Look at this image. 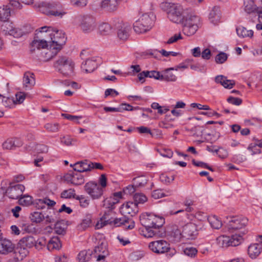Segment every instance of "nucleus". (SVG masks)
Segmentation results:
<instances>
[{
  "label": "nucleus",
  "mask_w": 262,
  "mask_h": 262,
  "mask_svg": "<svg viewBox=\"0 0 262 262\" xmlns=\"http://www.w3.org/2000/svg\"><path fill=\"white\" fill-rule=\"evenodd\" d=\"M199 22L200 18L196 15L191 14L185 15L181 23L183 25L184 33L187 36L193 35L198 29Z\"/></svg>",
  "instance_id": "nucleus-6"
},
{
  "label": "nucleus",
  "mask_w": 262,
  "mask_h": 262,
  "mask_svg": "<svg viewBox=\"0 0 262 262\" xmlns=\"http://www.w3.org/2000/svg\"><path fill=\"white\" fill-rule=\"evenodd\" d=\"M261 252V247L258 244H253L248 247V253L252 258H256Z\"/></svg>",
  "instance_id": "nucleus-29"
},
{
  "label": "nucleus",
  "mask_w": 262,
  "mask_h": 262,
  "mask_svg": "<svg viewBox=\"0 0 262 262\" xmlns=\"http://www.w3.org/2000/svg\"><path fill=\"white\" fill-rule=\"evenodd\" d=\"M152 216L153 214L147 215L141 220L142 225L145 227V231H143V235L147 238L159 236L160 234V231L156 229H154V222L152 221Z\"/></svg>",
  "instance_id": "nucleus-11"
},
{
  "label": "nucleus",
  "mask_w": 262,
  "mask_h": 262,
  "mask_svg": "<svg viewBox=\"0 0 262 262\" xmlns=\"http://www.w3.org/2000/svg\"><path fill=\"white\" fill-rule=\"evenodd\" d=\"M112 27L108 23H104L99 26V30L102 35H107L112 31Z\"/></svg>",
  "instance_id": "nucleus-43"
},
{
  "label": "nucleus",
  "mask_w": 262,
  "mask_h": 262,
  "mask_svg": "<svg viewBox=\"0 0 262 262\" xmlns=\"http://www.w3.org/2000/svg\"><path fill=\"white\" fill-rule=\"evenodd\" d=\"M149 248L157 254H163L168 252L170 249L169 244L164 240L151 242L149 244Z\"/></svg>",
  "instance_id": "nucleus-17"
},
{
  "label": "nucleus",
  "mask_w": 262,
  "mask_h": 262,
  "mask_svg": "<svg viewBox=\"0 0 262 262\" xmlns=\"http://www.w3.org/2000/svg\"><path fill=\"white\" fill-rule=\"evenodd\" d=\"M61 244L58 237H53L48 242V248L50 249H59Z\"/></svg>",
  "instance_id": "nucleus-42"
},
{
  "label": "nucleus",
  "mask_w": 262,
  "mask_h": 262,
  "mask_svg": "<svg viewBox=\"0 0 262 262\" xmlns=\"http://www.w3.org/2000/svg\"><path fill=\"white\" fill-rule=\"evenodd\" d=\"M14 249V245L9 239L6 238H0V253L2 254H8L13 252Z\"/></svg>",
  "instance_id": "nucleus-20"
},
{
  "label": "nucleus",
  "mask_w": 262,
  "mask_h": 262,
  "mask_svg": "<svg viewBox=\"0 0 262 262\" xmlns=\"http://www.w3.org/2000/svg\"><path fill=\"white\" fill-rule=\"evenodd\" d=\"M236 31L237 35L243 38L246 37H251L253 35V32L252 30H247L246 28L242 26L237 27Z\"/></svg>",
  "instance_id": "nucleus-31"
},
{
  "label": "nucleus",
  "mask_w": 262,
  "mask_h": 262,
  "mask_svg": "<svg viewBox=\"0 0 262 262\" xmlns=\"http://www.w3.org/2000/svg\"><path fill=\"white\" fill-rule=\"evenodd\" d=\"M92 224V215L91 214L86 215L82 220V222L78 226L80 230H85L91 226Z\"/></svg>",
  "instance_id": "nucleus-38"
},
{
  "label": "nucleus",
  "mask_w": 262,
  "mask_h": 262,
  "mask_svg": "<svg viewBox=\"0 0 262 262\" xmlns=\"http://www.w3.org/2000/svg\"><path fill=\"white\" fill-rule=\"evenodd\" d=\"M187 130L190 132L193 136L196 137H201L203 132V127L200 125L195 126L190 129H187Z\"/></svg>",
  "instance_id": "nucleus-44"
},
{
  "label": "nucleus",
  "mask_w": 262,
  "mask_h": 262,
  "mask_svg": "<svg viewBox=\"0 0 262 262\" xmlns=\"http://www.w3.org/2000/svg\"><path fill=\"white\" fill-rule=\"evenodd\" d=\"M221 17V11L217 6H214L209 13V18L210 21L215 25L219 21Z\"/></svg>",
  "instance_id": "nucleus-28"
},
{
  "label": "nucleus",
  "mask_w": 262,
  "mask_h": 262,
  "mask_svg": "<svg viewBox=\"0 0 262 262\" xmlns=\"http://www.w3.org/2000/svg\"><path fill=\"white\" fill-rule=\"evenodd\" d=\"M84 180L83 176L79 172H74V178L73 179V184L79 185L84 183Z\"/></svg>",
  "instance_id": "nucleus-46"
},
{
  "label": "nucleus",
  "mask_w": 262,
  "mask_h": 262,
  "mask_svg": "<svg viewBox=\"0 0 262 262\" xmlns=\"http://www.w3.org/2000/svg\"><path fill=\"white\" fill-rule=\"evenodd\" d=\"M39 31L36 34L34 40L31 43V51H35L37 48L38 53L39 49H46L52 43V38L54 36L53 28L44 26L40 28Z\"/></svg>",
  "instance_id": "nucleus-2"
},
{
  "label": "nucleus",
  "mask_w": 262,
  "mask_h": 262,
  "mask_svg": "<svg viewBox=\"0 0 262 262\" xmlns=\"http://www.w3.org/2000/svg\"><path fill=\"white\" fill-rule=\"evenodd\" d=\"M49 147L48 146L44 144H38L35 145L34 147V151L39 154L47 153L48 151Z\"/></svg>",
  "instance_id": "nucleus-49"
},
{
  "label": "nucleus",
  "mask_w": 262,
  "mask_h": 262,
  "mask_svg": "<svg viewBox=\"0 0 262 262\" xmlns=\"http://www.w3.org/2000/svg\"><path fill=\"white\" fill-rule=\"evenodd\" d=\"M245 11L248 14H251L256 12L258 7L254 4L253 0H249L245 3Z\"/></svg>",
  "instance_id": "nucleus-36"
},
{
  "label": "nucleus",
  "mask_w": 262,
  "mask_h": 262,
  "mask_svg": "<svg viewBox=\"0 0 262 262\" xmlns=\"http://www.w3.org/2000/svg\"><path fill=\"white\" fill-rule=\"evenodd\" d=\"M7 6H6V10L3 9V11H0V19L2 21H5L8 19L9 16L10 15V8H7Z\"/></svg>",
  "instance_id": "nucleus-54"
},
{
  "label": "nucleus",
  "mask_w": 262,
  "mask_h": 262,
  "mask_svg": "<svg viewBox=\"0 0 262 262\" xmlns=\"http://www.w3.org/2000/svg\"><path fill=\"white\" fill-rule=\"evenodd\" d=\"M242 241V235L241 233L238 234L235 233L231 237L224 235L220 236L216 238L217 245L222 248L238 246Z\"/></svg>",
  "instance_id": "nucleus-8"
},
{
  "label": "nucleus",
  "mask_w": 262,
  "mask_h": 262,
  "mask_svg": "<svg viewBox=\"0 0 262 262\" xmlns=\"http://www.w3.org/2000/svg\"><path fill=\"white\" fill-rule=\"evenodd\" d=\"M59 51V50L55 49H51L50 47V49H47L46 51L40 52L39 50V53L37 51V48H35V51H31V52H34L38 56V58L40 60L43 61H48L52 58H53Z\"/></svg>",
  "instance_id": "nucleus-18"
},
{
  "label": "nucleus",
  "mask_w": 262,
  "mask_h": 262,
  "mask_svg": "<svg viewBox=\"0 0 262 262\" xmlns=\"http://www.w3.org/2000/svg\"><path fill=\"white\" fill-rule=\"evenodd\" d=\"M167 230L171 236H173L176 241H179L182 238V228L179 225V221L178 224L170 225L168 227Z\"/></svg>",
  "instance_id": "nucleus-22"
},
{
  "label": "nucleus",
  "mask_w": 262,
  "mask_h": 262,
  "mask_svg": "<svg viewBox=\"0 0 262 262\" xmlns=\"http://www.w3.org/2000/svg\"><path fill=\"white\" fill-rule=\"evenodd\" d=\"M152 221L154 222V229L159 230V228L161 227L165 223V220L163 217L158 216L153 214Z\"/></svg>",
  "instance_id": "nucleus-40"
},
{
  "label": "nucleus",
  "mask_w": 262,
  "mask_h": 262,
  "mask_svg": "<svg viewBox=\"0 0 262 262\" xmlns=\"http://www.w3.org/2000/svg\"><path fill=\"white\" fill-rule=\"evenodd\" d=\"M121 112L123 111H133L140 109L139 107H133L129 104L123 103L120 104Z\"/></svg>",
  "instance_id": "nucleus-56"
},
{
  "label": "nucleus",
  "mask_w": 262,
  "mask_h": 262,
  "mask_svg": "<svg viewBox=\"0 0 262 262\" xmlns=\"http://www.w3.org/2000/svg\"><path fill=\"white\" fill-rule=\"evenodd\" d=\"M16 97V104L21 103L26 98V94L24 92H18L15 94Z\"/></svg>",
  "instance_id": "nucleus-63"
},
{
  "label": "nucleus",
  "mask_w": 262,
  "mask_h": 262,
  "mask_svg": "<svg viewBox=\"0 0 262 262\" xmlns=\"http://www.w3.org/2000/svg\"><path fill=\"white\" fill-rule=\"evenodd\" d=\"M98 58L93 57L91 58L86 59L81 64V69L85 73L93 72L98 67L97 63Z\"/></svg>",
  "instance_id": "nucleus-19"
},
{
  "label": "nucleus",
  "mask_w": 262,
  "mask_h": 262,
  "mask_svg": "<svg viewBox=\"0 0 262 262\" xmlns=\"http://www.w3.org/2000/svg\"><path fill=\"white\" fill-rule=\"evenodd\" d=\"M227 100L229 103L235 105H239L242 103V100L241 98L232 96L229 97Z\"/></svg>",
  "instance_id": "nucleus-61"
},
{
  "label": "nucleus",
  "mask_w": 262,
  "mask_h": 262,
  "mask_svg": "<svg viewBox=\"0 0 262 262\" xmlns=\"http://www.w3.org/2000/svg\"><path fill=\"white\" fill-rule=\"evenodd\" d=\"M228 58V55L223 52L219 53L215 57V61L216 63L222 64L224 63Z\"/></svg>",
  "instance_id": "nucleus-48"
},
{
  "label": "nucleus",
  "mask_w": 262,
  "mask_h": 262,
  "mask_svg": "<svg viewBox=\"0 0 262 262\" xmlns=\"http://www.w3.org/2000/svg\"><path fill=\"white\" fill-rule=\"evenodd\" d=\"M54 230L56 233L59 235H64L66 233V225L63 220L57 222L54 225Z\"/></svg>",
  "instance_id": "nucleus-30"
},
{
  "label": "nucleus",
  "mask_w": 262,
  "mask_h": 262,
  "mask_svg": "<svg viewBox=\"0 0 262 262\" xmlns=\"http://www.w3.org/2000/svg\"><path fill=\"white\" fill-rule=\"evenodd\" d=\"M35 244V239L33 236L31 235L25 236L18 243L19 246L26 247L28 249L34 247Z\"/></svg>",
  "instance_id": "nucleus-27"
},
{
  "label": "nucleus",
  "mask_w": 262,
  "mask_h": 262,
  "mask_svg": "<svg viewBox=\"0 0 262 262\" xmlns=\"http://www.w3.org/2000/svg\"><path fill=\"white\" fill-rule=\"evenodd\" d=\"M92 254L93 252L90 250L81 251L78 255V259L80 262L88 261L91 258Z\"/></svg>",
  "instance_id": "nucleus-32"
},
{
  "label": "nucleus",
  "mask_w": 262,
  "mask_h": 262,
  "mask_svg": "<svg viewBox=\"0 0 262 262\" xmlns=\"http://www.w3.org/2000/svg\"><path fill=\"white\" fill-rule=\"evenodd\" d=\"M40 7L47 8L48 10V15H54L60 18L62 17L67 13L62 9L61 5L59 2H42L40 4Z\"/></svg>",
  "instance_id": "nucleus-10"
},
{
  "label": "nucleus",
  "mask_w": 262,
  "mask_h": 262,
  "mask_svg": "<svg viewBox=\"0 0 262 262\" xmlns=\"http://www.w3.org/2000/svg\"><path fill=\"white\" fill-rule=\"evenodd\" d=\"M147 179L145 176H141L134 178L133 180V184L136 187H143L147 182Z\"/></svg>",
  "instance_id": "nucleus-35"
},
{
  "label": "nucleus",
  "mask_w": 262,
  "mask_h": 262,
  "mask_svg": "<svg viewBox=\"0 0 262 262\" xmlns=\"http://www.w3.org/2000/svg\"><path fill=\"white\" fill-rule=\"evenodd\" d=\"M248 149L252 151V155L259 154L261 153V150L257 148V145L254 143H251L248 147Z\"/></svg>",
  "instance_id": "nucleus-62"
},
{
  "label": "nucleus",
  "mask_w": 262,
  "mask_h": 262,
  "mask_svg": "<svg viewBox=\"0 0 262 262\" xmlns=\"http://www.w3.org/2000/svg\"><path fill=\"white\" fill-rule=\"evenodd\" d=\"M155 17L152 12L143 14L134 24L135 31L138 33H142L149 31L152 27Z\"/></svg>",
  "instance_id": "nucleus-5"
},
{
  "label": "nucleus",
  "mask_w": 262,
  "mask_h": 262,
  "mask_svg": "<svg viewBox=\"0 0 262 262\" xmlns=\"http://www.w3.org/2000/svg\"><path fill=\"white\" fill-rule=\"evenodd\" d=\"M75 190L72 188H70L67 190H64L62 191V192L61 193V197L62 198L64 199H71V198H74L76 199V198L77 197L75 193Z\"/></svg>",
  "instance_id": "nucleus-45"
},
{
  "label": "nucleus",
  "mask_w": 262,
  "mask_h": 262,
  "mask_svg": "<svg viewBox=\"0 0 262 262\" xmlns=\"http://www.w3.org/2000/svg\"><path fill=\"white\" fill-rule=\"evenodd\" d=\"M230 219L227 225L229 231L230 232L236 231L235 233L237 234L241 233L242 236L245 235L247 231L244 228L247 224L248 219L238 216H233Z\"/></svg>",
  "instance_id": "nucleus-7"
},
{
  "label": "nucleus",
  "mask_w": 262,
  "mask_h": 262,
  "mask_svg": "<svg viewBox=\"0 0 262 262\" xmlns=\"http://www.w3.org/2000/svg\"><path fill=\"white\" fill-rule=\"evenodd\" d=\"M197 252V250L193 247H187L184 250V254L191 257L194 256Z\"/></svg>",
  "instance_id": "nucleus-53"
},
{
  "label": "nucleus",
  "mask_w": 262,
  "mask_h": 262,
  "mask_svg": "<svg viewBox=\"0 0 262 262\" xmlns=\"http://www.w3.org/2000/svg\"><path fill=\"white\" fill-rule=\"evenodd\" d=\"M94 252V257L97 258V261L103 260L108 254L106 245L103 242L95 248Z\"/></svg>",
  "instance_id": "nucleus-21"
},
{
  "label": "nucleus",
  "mask_w": 262,
  "mask_h": 262,
  "mask_svg": "<svg viewBox=\"0 0 262 262\" xmlns=\"http://www.w3.org/2000/svg\"><path fill=\"white\" fill-rule=\"evenodd\" d=\"M3 147L6 149H12L14 148L13 139H7L3 144Z\"/></svg>",
  "instance_id": "nucleus-58"
},
{
  "label": "nucleus",
  "mask_w": 262,
  "mask_h": 262,
  "mask_svg": "<svg viewBox=\"0 0 262 262\" xmlns=\"http://www.w3.org/2000/svg\"><path fill=\"white\" fill-rule=\"evenodd\" d=\"M215 81L216 83H221L225 88L230 89L235 85V81L233 80H228L223 75L216 76Z\"/></svg>",
  "instance_id": "nucleus-25"
},
{
  "label": "nucleus",
  "mask_w": 262,
  "mask_h": 262,
  "mask_svg": "<svg viewBox=\"0 0 262 262\" xmlns=\"http://www.w3.org/2000/svg\"><path fill=\"white\" fill-rule=\"evenodd\" d=\"M173 68H168L162 72L161 74V80L170 82H174L177 80V76L171 71L173 70Z\"/></svg>",
  "instance_id": "nucleus-26"
},
{
  "label": "nucleus",
  "mask_w": 262,
  "mask_h": 262,
  "mask_svg": "<svg viewBox=\"0 0 262 262\" xmlns=\"http://www.w3.org/2000/svg\"><path fill=\"white\" fill-rule=\"evenodd\" d=\"M54 36L52 38V43L50 44L51 49L60 50L66 43L67 38L64 33L61 30L53 28Z\"/></svg>",
  "instance_id": "nucleus-15"
},
{
  "label": "nucleus",
  "mask_w": 262,
  "mask_h": 262,
  "mask_svg": "<svg viewBox=\"0 0 262 262\" xmlns=\"http://www.w3.org/2000/svg\"><path fill=\"white\" fill-rule=\"evenodd\" d=\"M35 84L34 74L30 72H26L23 77V85L26 90H30Z\"/></svg>",
  "instance_id": "nucleus-23"
},
{
  "label": "nucleus",
  "mask_w": 262,
  "mask_h": 262,
  "mask_svg": "<svg viewBox=\"0 0 262 262\" xmlns=\"http://www.w3.org/2000/svg\"><path fill=\"white\" fill-rule=\"evenodd\" d=\"M75 64L72 60L66 56L58 57L53 67L59 73L66 77L71 76L74 73Z\"/></svg>",
  "instance_id": "nucleus-4"
},
{
  "label": "nucleus",
  "mask_w": 262,
  "mask_h": 262,
  "mask_svg": "<svg viewBox=\"0 0 262 262\" xmlns=\"http://www.w3.org/2000/svg\"><path fill=\"white\" fill-rule=\"evenodd\" d=\"M18 199L19 204L21 206H28L32 204V198L29 195L20 196Z\"/></svg>",
  "instance_id": "nucleus-41"
},
{
  "label": "nucleus",
  "mask_w": 262,
  "mask_h": 262,
  "mask_svg": "<svg viewBox=\"0 0 262 262\" xmlns=\"http://www.w3.org/2000/svg\"><path fill=\"white\" fill-rule=\"evenodd\" d=\"M208 221L211 227L214 229H219L222 226V222L215 215L209 216Z\"/></svg>",
  "instance_id": "nucleus-34"
},
{
  "label": "nucleus",
  "mask_w": 262,
  "mask_h": 262,
  "mask_svg": "<svg viewBox=\"0 0 262 262\" xmlns=\"http://www.w3.org/2000/svg\"><path fill=\"white\" fill-rule=\"evenodd\" d=\"M118 1L119 0H102L101 7L108 12L114 11L117 8Z\"/></svg>",
  "instance_id": "nucleus-24"
},
{
  "label": "nucleus",
  "mask_w": 262,
  "mask_h": 262,
  "mask_svg": "<svg viewBox=\"0 0 262 262\" xmlns=\"http://www.w3.org/2000/svg\"><path fill=\"white\" fill-rule=\"evenodd\" d=\"M25 189V186L22 184L14 185L11 183L9 186L5 191V194L11 199H18L22 195Z\"/></svg>",
  "instance_id": "nucleus-16"
},
{
  "label": "nucleus",
  "mask_w": 262,
  "mask_h": 262,
  "mask_svg": "<svg viewBox=\"0 0 262 262\" xmlns=\"http://www.w3.org/2000/svg\"><path fill=\"white\" fill-rule=\"evenodd\" d=\"M76 199L79 201L80 205L82 207H86L89 204V201L83 195L77 196Z\"/></svg>",
  "instance_id": "nucleus-60"
},
{
  "label": "nucleus",
  "mask_w": 262,
  "mask_h": 262,
  "mask_svg": "<svg viewBox=\"0 0 262 262\" xmlns=\"http://www.w3.org/2000/svg\"><path fill=\"white\" fill-rule=\"evenodd\" d=\"M2 97V103L6 107H11V106L16 104L15 101L13 98L10 97H5L0 94V98Z\"/></svg>",
  "instance_id": "nucleus-47"
},
{
  "label": "nucleus",
  "mask_w": 262,
  "mask_h": 262,
  "mask_svg": "<svg viewBox=\"0 0 262 262\" xmlns=\"http://www.w3.org/2000/svg\"><path fill=\"white\" fill-rule=\"evenodd\" d=\"M160 7L166 11L169 20L174 23H181L185 17L183 8L179 4L165 2Z\"/></svg>",
  "instance_id": "nucleus-3"
},
{
  "label": "nucleus",
  "mask_w": 262,
  "mask_h": 262,
  "mask_svg": "<svg viewBox=\"0 0 262 262\" xmlns=\"http://www.w3.org/2000/svg\"><path fill=\"white\" fill-rule=\"evenodd\" d=\"M214 152L217 154L219 157L221 159H225L228 156L227 150L221 147H220L218 149H215Z\"/></svg>",
  "instance_id": "nucleus-50"
},
{
  "label": "nucleus",
  "mask_w": 262,
  "mask_h": 262,
  "mask_svg": "<svg viewBox=\"0 0 262 262\" xmlns=\"http://www.w3.org/2000/svg\"><path fill=\"white\" fill-rule=\"evenodd\" d=\"M134 206H138L140 204H143L147 201V197L143 193H137L134 195Z\"/></svg>",
  "instance_id": "nucleus-37"
},
{
  "label": "nucleus",
  "mask_w": 262,
  "mask_h": 262,
  "mask_svg": "<svg viewBox=\"0 0 262 262\" xmlns=\"http://www.w3.org/2000/svg\"><path fill=\"white\" fill-rule=\"evenodd\" d=\"M137 129L140 134H150L152 137H154V133L152 132L150 129L147 127L141 126L138 127H137Z\"/></svg>",
  "instance_id": "nucleus-59"
},
{
  "label": "nucleus",
  "mask_w": 262,
  "mask_h": 262,
  "mask_svg": "<svg viewBox=\"0 0 262 262\" xmlns=\"http://www.w3.org/2000/svg\"><path fill=\"white\" fill-rule=\"evenodd\" d=\"M8 33L10 35L13 36L15 38H19L21 37L23 34L21 29L16 28L10 29L8 31Z\"/></svg>",
  "instance_id": "nucleus-52"
},
{
  "label": "nucleus",
  "mask_w": 262,
  "mask_h": 262,
  "mask_svg": "<svg viewBox=\"0 0 262 262\" xmlns=\"http://www.w3.org/2000/svg\"><path fill=\"white\" fill-rule=\"evenodd\" d=\"M118 203L117 201L114 200L112 198H107L103 201V207L108 210L104 212H109L110 210L113 211L115 208V205Z\"/></svg>",
  "instance_id": "nucleus-33"
},
{
  "label": "nucleus",
  "mask_w": 262,
  "mask_h": 262,
  "mask_svg": "<svg viewBox=\"0 0 262 262\" xmlns=\"http://www.w3.org/2000/svg\"><path fill=\"white\" fill-rule=\"evenodd\" d=\"M114 212L110 210L108 213L104 212L100 221H98L95 226V228L99 229L106 225H114L116 227L123 226L126 229H132L135 227L134 221L126 216L120 218H114Z\"/></svg>",
  "instance_id": "nucleus-1"
},
{
  "label": "nucleus",
  "mask_w": 262,
  "mask_h": 262,
  "mask_svg": "<svg viewBox=\"0 0 262 262\" xmlns=\"http://www.w3.org/2000/svg\"><path fill=\"white\" fill-rule=\"evenodd\" d=\"M113 26L117 30V36L120 40H125L128 38L131 30L130 25L121 20L116 19L113 21Z\"/></svg>",
  "instance_id": "nucleus-12"
},
{
  "label": "nucleus",
  "mask_w": 262,
  "mask_h": 262,
  "mask_svg": "<svg viewBox=\"0 0 262 262\" xmlns=\"http://www.w3.org/2000/svg\"><path fill=\"white\" fill-rule=\"evenodd\" d=\"M30 218L32 222L40 223L43 220L44 217L41 212L35 211L30 214Z\"/></svg>",
  "instance_id": "nucleus-39"
},
{
  "label": "nucleus",
  "mask_w": 262,
  "mask_h": 262,
  "mask_svg": "<svg viewBox=\"0 0 262 262\" xmlns=\"http://www.w3.org/2000/svg\"><path fill=\"white\" fill-rule=\"evenodd\" d=\"M79 21V27L84 33H90L97 27L95 18L90 15L80 16Z\"/></svg>",
  "instance_id": "nucleus-9"
},
{
  "label": "nucleus",
  "mask_w": 262,
  "mask_h": 262,
  "mask_svg": "<svg viewBox=\"0 0 262 262\" xmlns=\"http://www.w3.org/2000/svg\"><path fill=\"white\" fill-rule=\"evenodd\" d=\"M62 116L69 120L76 122L78 124L80 123L78 120L82 118L81 116H73L68 114H62Z\"/></svg>",
  "instance_id": "nucleus-57"
},
{
  "label": "nucleus",
  "mask_w": 262,
  "mask_h": 262,
  "mask_svg": "<svg viewBox=\"0 0 262 262\" xmlns=\"http://www.w3.org/2000/svg\"><path fill=\"white\" fill-rule=\"evenodd\" d=\"M179 225L182 228V238L186 239H193L197 234L196 226L192 223L185 224L183 221H179Z\"/></svg>",
  "instance_id": "nucleus-13"
},
{
  "label": "nucleus",
  "mask_w": 262,
  "mask_h": 262,
  "mask_svg": "<svg viewBox=\"0 0 262 262\" xmlns=\"http://www.w3.org/2000/svg\"><path fill=\"white\" fill-rule=\"evenodd\" d=\"M85 191L93 200L99 199L103 194V189L94 182H89L84 186Z\"/></svg>",
  "instance_id": "nucleus-14"
},
{
  "label": "nucleus",
  "mask_w": 262,
  "mask_h": 262,
  "mask_svg": "<svg viewBox=\"0 0 262 262\" xmlns=\"http://www.w3.org/2000/svg\"><path fill=\"white\" fill-rule=\"evenodd\" d=\"M9 6H11L14 10L20 9L22 5L17 0H9Z\"/></svg>",
  "instance_id": "nucleus-64"
},
{
  "label": "nucleus",
  "mask_w": 262,
  "mask_h": 262,
  "mask_svg": "<svg viewBox=\"0 0 262 262\" xmlns=\"http://www.w3.org/2000/svg\"><path fill=\"white\" fill-rule=\"evenodd\" d=\"M88 0H70L71 4L76 7H84L86 6Z\"/></svg>",
  "instance_id": "nucleus-51"
},
{
  "label": "nucleus",
  "mask_w": 262,
  "mask_h": 262,
  "mask_svg": "<svg viewBox=\"0 0 262 262\" xmlns=\"http://www.w3.org/2000/svg\"><path fill=\"white\" fill-rule=\"evenodd\" d=\"M45 127L47 130L51 132H57L59 130V124L58 123H47Z\"/></svg>",
  "instance_id": "nucleus-55"
}]
</instances>
